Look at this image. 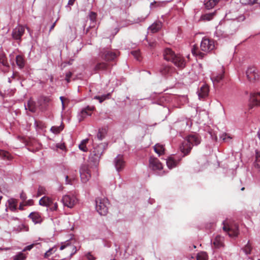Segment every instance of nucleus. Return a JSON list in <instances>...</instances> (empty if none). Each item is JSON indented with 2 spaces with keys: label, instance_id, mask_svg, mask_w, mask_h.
I'll return each instance as SVG.
<instances>
[{
  "label": "nucleus",
  "instance_id": "9b49d317",
  "mask_svg": "<svg viewBox=\"0 0 260 260\" xmlns=\"http://www.w3.org/2000/svg\"><path fill=\"white\" fill-rule=\"evenodd\" d=\"M61 201L64 206L71 208L77 202V199L74 195L67 194L63 196Z\"/></svg>",
  "mask_w": 260,
  "mask_h": 260
},
{
  "label": "nucleus",
  "instance_id": "a878e982",
  "mask_svg": "<svg viewBox=\"0 0 260 260\" xmlns=\"http://www.w3.org/2000/svg\"><path fill=\"white\" fill-rule=\"evenodd\" d=\"M216 11L215 10L213 12L205 13L204 14H202L201 16L200 20L202 21H210L213 19V18L216 15Z\"/></svg>",
  "mask_w": 260,
  "mask_h": 260
},
{
  "label": "nucleus",
  "instance_id": "1a4fd4ad",
  "mask_svg": "<svg viewBox=\"0 0 260 260\" xmlns=\"http://www.w3.org/2000/svg\"><path fill=\"white\" fill-rule=\"evenodd\" d=\"M214 42L213 40L204 38L201 43V49L206 52H209L214 48Z\"/></svg>",
  "mask_w": 260,
  "mask_h": 260
},
{
  "label": "nucleus",
  "instance_id": "ea45409f",
  "mask_svg": "<svg viewBox=\"0 0 260 260\" xmlns=\"http://www.w3.org/2000/svg\"><path fill=\"white\" fill-rule=\"evenodd\" d=\"M243 250L245 252L246 254H249L251 253V251L252 250V247L251 244L249 243V241L248 242L247 244L245 246L244 248H242Z\"/></svg>",
  "mask_w": 260,
  "mask_h": 260
},
{
  "label": "nucleus",
  "instance_id": "7c9ffc66",
  "mask_svg": "<svg viewBox=\"0 0 260 260\" xmlns=\"http://www.w3.org/2000/svg\"><path fill=\"white\" fill-rule=\"evenodd\" d=\"M161 26L162 24L160 22H156L148 27V30L152 33H155L161 28Z\"/></svg>",
  "mask_w": 260,
  "mask_h": 260
},
{
  "label": "nucleus",
  "instance_id": "a19ab883",
  "mask_svg": "<svg viewBox=\"0 0 260 260\" xmlns=\"http://www.w3.org/2000/svg\"><path fill=\"white\" fill-rule=\"evenodd\" d=\"M226 35L225 34L222 30L218 29H216V30L214 33V36L218 38L219 39L225 37Z\"/></svg>",
  "mask_w": 260,
  "mask_h": 260
},
{
  "label": "nucleus",
  "instance_id": "e433bc0d",
  "mask_svg": "<svg viewBox=\"0 0 260 260\" xmlns=\"http://www.w3.org/2000/svg\"><path fill=\"white\" fill-rule=\"evenodd\" d=\"M197 260H208V255L205 252H201L198 254Z\"/></svg>",
  "mask_w": 260,
  "mask_h": 260
},
{
  "label": "nucleus",
  "instance_id": "c756f323",
  "mask_svg": "<svg viewBox=\"0 0 260 260\" xmlns=\"http://www.w3.org/2000/svg\"><path fill=\"white\" fill-rule=\"evenodd\" d=\"M178 162V161L175 159L172 156H170L166 159L167 165L170 169L175 167L177 166Z\"/></svg>",
  "mask_w": 260,
  "mask_h": 260
},
{
  "label": "nucleus",
  "instance_id": "c9c22d12",
  "mask_svg": "<svg viewBox=\"0 0 260 260\" xmlns=\"http://www.w3.org/2000/svg\"><path fill=\"white\" fill-rule=\"evenodd\" d=\"M191 52L194 55L199 56L200 58H203L205 55V53L201 52L200 51L198 50V49L194 48L192 49Z\"/></svg>",
  "mask_w": 260,
  "mask_h": 260
},
{
  "label": "nucleus",
  "instance_id": "5701e85b",
  "mask_svg": "<svg viewBox=\"0 0 260 260\" xmlns=\"http://www.w3.org/2000/svg\"><path fill=\"white\" fill-rule=\"evenodd\" d=\"M224 72L223 70L221 72L216 74H213L211 77V79L214 84L220 83L224 78Z\"/></svg>",
  "mask_w": 260,
  "mask_h": 260
},
{
  "label": "nucleus",
  "instance_id": "0eeeda50",
  "mask_svg": "<svg viewBox=\"0 0 260 260\" xmlns=\"http://www.w3.org/2000/svg\"><path fill=\"white\" fill-rule=\"evenodd\" d=\"M149 168L154 172L156 175H162V165L159 160L154 157H151L149 159Z\"/></svg>",
  "mask_w": 260,
  "mask_h": 260
},
{
  "label": "nucleus",
  "instance_id": "4468645a",
  "mask_svg": "<svg viewBox=\"0 0 260 260\" xmlns=\"http://www.w3.org/2000/svg\"><path fill=\"white\" fill-rule=\"evenodd\" d=\"M110 69V65L108 63L104 62H99L93 67L92 70L95 73L103 72L105 73L109 71Z\"/></svg>",
  "mask_w": 260,
  "mask_h": 260
},
{
  "label": "nucleus",
  "instance_id": "20e7f679",
  "mask_svg": "<svg viewBox=\"0 0 260 260\" xmlns=\"http://www.w3.org/2000/svg\"><path fill=\"white\" fill-rule=\"evenodd\" d=\"M95 209L101 215H106L108 212L110 205L109 200L106 198H97L95 199Z\"/></svg>",
  "mask_w": 260,
  "mask_h": 260
},
{
  "label": "nucleus",
  "instance_id": "72a5a7b5",
  "mask_svg": "<svg viewBox=\"0 0 260 260\" xmlns=\"http://www.w3.org/2000/svg\"><path fill=\"white\" fill-rule=\"evenodd\" d=\"M88 139H85L83 140L79 145V148L83 152L87 151V148L86 146V143L88 142Z\"/></svg>",
  "mask_w": 260,
  "mask_h": 260
},
{
  "label": "nucleus",
  "instance_id": "58836bf2",
  "mask_svg": "<svg viewBox=\"0 0 260 260\" xmlns=\"http://www.w3.org/2000/svg\"><path fill=\"white\" fill-rule=\"evenodd\" d=\"M63 129V127L61 125L60 126H52L50 131L54 134H58Z\"/></svg>",
  "mask_w": 260,
  "mask_h": 260
},
{
  "label": "nucleus",
  "instance_id": "3c124183",
  "mask_svg": "<svg viewBox=\"0 0 260 260\" xmlns=\"http://www.w3.org/2000/svg\"><path fill=\"white\" fill-rule=\"evenodd\" d=\"M106 95L95 96L94 97V99L98 100L99 102L101 103L106 99Z\"/></svg>",
  "mask_w": 260,
  "mask_h": 260
},
{
  "label": "nucleus",
  "instance_id": "f257e3e1",
  "mask_svg": "<svg viewBox=\"0 0 260 260\" xmlns=\"http://www.w3.org/2000/svg\"><path fill=\"white\" fill-rule=\"evenodd\" d=\"M201 140V137L197 134H191L187 136L182 142L180 147V149L184 154V156L190 152L192 146H197L200 144Z\"/></svg>",
  "mask_w": 260,
  "mask_h": 260
},
{
  "label": "nucleus",
  "instance_id": "ddd939ff",
  "mask_svg": "<svg viewBox=\"0 0 260 260\" xmlns=\"http://www.w3.org/2000/svg\"><path fill=\"white\" fill-rule=\"evenodd\" d=\"M113 164L117 172H120L122 170L125 164V161L124 159L123 156L121 154H118L114 159Z\"/></svg>",
  "mask_w": 260,
  "mask_h": 260
},
{
  "label": "nucleus",
  "instance_id": "aec40b11",
  "mask_svg": "<svg viewBox=\"0 0 260 260\" xmlns=\"http://www.w3.org/2000/svg\"><path fill=\"white\" fill-rule=\"evenodd\" d=\"M9 65L7 61L5 55L0 54V69L4 72H6L9 69Z\"/></svg>",
  "mask_w": 260,
  "mask_h": 260
},
{
  "label": "nucleus",
  "instance_id": "473e14b6",
  "mask_svg": "<svg viewBox=\"0 0 260 260\" xmlns=\"http://www.w3.org/2000/svg\"><path fill=\"white\" fill-rule=\"evenodd\" d=\"M219 0H208L205 4V7L207 9H210L213 8L219 2Z\"/></svg>",
  "mask_w": 260,
  "mask_h": 260
},
{
  "label": "nucleus",
  "instance_id": "2eb2a0df",
  "mask_svg": "<svg viewBox=\"0 0 260 260\" xmlns=\"http://www.w3.org/2000/svg\"><path fill=\"white\" fill-rule=\"evenodd\" d=\"M94 109L92 106H87L83 108L78 114V118L79 121H82L87 116H90Z\"/></svg>",
  "mask_w": 260,
  "mask_h": 260
},
{
  "label": "nucleus",
  "instance_id": "2f4dec72",
  "mask_svg": "<svg viewBox=\"0 0 260 260\" xmlns=\"http://www.w3.org/2000/svg\"><path fill=\"white\" fill-rule=\"evenodd\" d=\"M154 150L160 156L164 153L165 148L162 145L157 144L154 146Z\"/></svg>",
  "mask_w": 260,
  "mask_h": 260
},
{
  "label": "nucleus",
  "instance_id": "f704fd0d",
  "mask_svg": "<svg viewBox=\"0 0 260 260\" xmlns=\"http://www.w3.org/2000/svg\"><path fill=\"white\" fill-rule=\"evenodd\" d=\"M57 250L56 246H54L52 248H50L48 250H47L44 254V257L48 258L53 253L55 252Z\"/></svg>",
  "mask_w": 260,
  "mask_h": 260
},
{
  "label": "nucleus",
  "instance_id": "338daca9",
  "mask_svg": "<svg viewBox=\"0 0 260 260\" xmlns=\"http://www.w3.org/2000/svg\"><path fill=\"white\" fill-rule=\"evenodd\" d=\"M75 0H69L68 5L69 6L73 5Z\"/></svg>",
  "mask_w": 260,
  "mask_h": 260
},
{
  "label": "nucleus",
  "instance_id": "4d7b16f0",
  "mask_svg": "<svg viewBox=\"0 0 260 260\" xmlns=\"http://www.w3.org/2000/svg\"><path fill=\"white\" fill-rule=\"evenodd\" d=\"M220 138L222 139L223 141H225L226 138H228L229 139H231V138L228 136L226 134H223L221 136Z\"/></svg>",
  "mask_w": 260,
  "mask_h": 260
},
{
  "label": "nucleus",
  "instance_id": "680f3d73",
  "mask_svg": "<svg viewBox=\"0 0 260 260\" xmlns=\"http://www.w3.org/2000/svg\"><path fill=\"white\" fill-rule=\"evenodd\" d=\"M65 178H66V184H71V180H69V177L68 176H65Z\"/></svg>",
  "mask_w": 260,
  "mask_h": 260
},
{
  "label": "nucleus",
  "instance_id": "79ce46f5",
  "mask_svg": "<svg viewBox=\"0 0 260 260\" xmlns=\"http://www.w3.org/2000/svg\"><path fill=\"white\" fill-rule=\"evenodd\" d=\"M164 102H170L169 95H164V96H162V97H161L160 99V101L158 103V104L160 105H161L164 107H165V105L164 104Z\"/></svg>",
  "mask_w": 260,
  "mask_h": 260
},
{
  "label": "nucleus",
  "instance_id": "37998d69",
  "mask_svg": "<svg viewBox=\"0 0 260 260\" xmlns=\"http://www.w3.org/2000/svg\"><path fill=\"white\" fill-rule=\"evenodd\" d=\"M106 133V130L104 129H99L98 133L97 134L96 137L98 140L101 141L105 137V134Z\"/></svg>",
  "mask_w": 260,
  "mask_h": 260
},
{
  "label": "nucleus",
  "instance_id": "f03ea898",
  "mask_svg": "<svg viewBox=\"0 0 260 260\" xmlns=\"http://www.w3.org/2000/svg\"><path fill=\"white\" fill-rule=\"evenodd\" d=\"M164 59L168 61H171L175 66L179 68H183L185 66L184 58L179 54H175L170 48H167L164 51Z\"/></svg>",
  "mask_w": 260,
  "mask_h": 260
},
{
  "label": "nucleus",
  "instance_id": "8fccbe9b",
  "mask_svg": "<svg viewBox=\"0 0 260 260\" xmlns=\"http://www.w3.org/2000/svg\"><path fill=\"white\" fill-rule=\"evenodd\" d=\"M57 203H54L52 201V204L50 206H49L50 210L51 211H56L57 209Z\"/></svg>",
  "mask_w": 260,
  "mask_h": 260
},
{
  "label": "nucleus",
  "instance_id": "e2e57ef3",
  "mask_svg": "<svg viewBox=\"0 0 260 260\" xmlns=\"http://www.w3.org/2000/svg\"><path fill=\"white\" fill-rule=\"evenodd\" d=\"M72 248H73V250H74V252H72L71 254H70V257H71L72 256V255L76 252L77 251V249H76V246H72Z\"/></svg>",
  "mask_w": 260,
  "mask_h": 260
},
{
  "label": "nucleus",
  "instance_id": "393cba45",
  "mask_svg": "<svg viewBox=\"0 0 260 260\" xmlns=\"http://www.w3.org/2000/svg\"><path fill=\"white\" fill-rule=\"evenodd\" d=\"M28 217L31 219L35 224L41 223L42 221V218L39 212H31L28 215Z\"/></svg>",
  "mask_w": 260,
  "mask_h": 260
},
{
  "label": "nucleus",
  "instance_id": "9d476101",
  "mask_svg": "<svg viewBox=\"0 0 260 260\" xmlns=\"http://www.w3.org/2000/svg\"><path fill=\"white\" fill-rule=\"evenodd\" d=\"M52 99L49 96L42 95L38 99V104L40 107V109L42 111H45L48 109L50 105Z\"/></svg>",
  "mask_w": 260,
  "mask_h": 260
},
{
  "label": "nucleus",
  "instance_id": "cd10ccee",
  "mask_svg": "<svg viewBox=\"0 0 260 260\" xmlns=\"http://www.w3.org/2000/svg\"><path fill=\"white\" fill-rule=\"evenodd\" d=\"M16 63L19 69H22L25 65V60L22 55H18L16 56Z\"/></svg>",
  "mask_w": 260,
  "mask_h": 260
},
{
  "label": "nucleus",
  "instance_id": "7ed1b4c3",
  "mask_svg": "<svg viewBox=\"0 0 260 260\" xmlns=\"http://www.w3.org/2000/svg\"><path fill=\"white\" fill-rule=\"evenodd\" d=\"M107 147V144L106 143H100L93 147L89 154V159L90 161L93 163L94 165L96 166L98 164L101 155Z\"/></svg>",
  "mask_w": 260,
  "mask_h": 260
},
{
  "label": "nucleus",
  "instance_id": "423d86ee",
  "mask_svg": "<svg viewBox=\"0 0 260 260\" xmlns=\"http://www.w3.org/2000/svg\"><path fill=\"white\" fill-rule=\"evenodd\" d=\"M192 125L191 119L187 118H183L175 122L173 126L176 128L177 131L179 133L189 131Z\"/></svg>",
  "mask_w": 260,
  "mask_h": 260
},
{
  "label": "nucleus",
  "instance_id": "412c9836",
  "mask_svg": "<svg viewBox=\"0 0 260 260\" xmlns=\"http://www.w3.org/2000/svg\"><path fill=\"white\" fill-rule=\"evenodd\" d=\"M173 71V68L168 65L162 66L159 70V72L161 75L165 77L171 75Z\"/></svg>",
  "mask_w": 260,
  "mask_h": 260
},
{
  "label": "nucleus",
  "instance_id": "4be33fe9",
  "mask_svg": "<svg viewBox=\"0 0 260 260\" xmlns=\"http://www.w3.org/2000/svg\"><path fill=\"white\" fill-rule=\"evenodd\" d=\"M225 17L228 20H236L238 22L243 21L245 19V17L243 15H239L237 12L234 13V15L232 16L231 13L226 14Z\"/></svg>",
  "mask_w": 260,
  "mask_h": 260
},
{
  "label": "nucleus",
  "instance_id": "bb28decb",
  "mask_svg": "<svg viewBox=\"0 0 260 260\" xmlns=\"http://www.w3.org/2000/svg\"><path fill=\"white\" fill-rule=\"evenodd\" d=\"M53 200L50 198L44 196L39 200V204L41 206L49 207L52 204Z\"/></svg>",
  "mask_w": 260,
  "mask_h": 260
},
{
  "label": "nucleus",
  "instance_id": "69168bd1",
  "mask_svg": "<svg viewBox=\"0 0 260 260\" xmlns=\"http://www.w3.org/2000/svg\"><path fill=\"white\" fill-rule=\"evenodd\" d=\"M30 108H31V105H30V102L29 101V102H28V103H27V106L25 105V109L26 110H27V109H28V110H29V109Z\"/></svg>",
  "mask_w": 260,
  "mask_h": 260
},
{
  "label": "nucleus",
  "instance_id": "6e6552de",
  "mask_svg": "<svg viewBox=\"0 0 260 260\" xmlns=\"http://www.w3.org/2000/svg\"><path fill=\"white\" fill-rule=\"evenodd\" d=\"M99 56L105 60L110 61L114 60L117 56V54L115 51L103 48L100 51Z\"/></svg>",
  "mask_w": 260,
  "mask_h": 260
},
{
  "label": "nucleus",
  "instance_id": "b1692460",
  "mask_svg": "<svg viewBox=\"0 0 260 260\" xmlns=\"http://www.w3.org/2000/svg\"><path fill=\"white\" fill-rule=\"evenodd\" d=\"M225 234L231 238H235L239 235V229H222Z\"/></svg>",
  "mask_w": 260,
  "mask_h": 260
},
{
  "label": "nucleus",
  "instance_id": "13d9d810",
  "mask_svg": "<svg viewBox=\"0 0 260 260\" xmlns=\"http://www.w3.org/2000/svg\"><path fill=\"white\" fill-rule=\"evenodd\" d=\"M20 198L22 201H25L27 197L26 194L23 191H22L20 195Z\"/></svg>",
  "mask_w": 260,
  "mask_h": 260
},
{
  "label": "nucleus",
  "instance_id": "c85d7f7f",
  "mask_svg": "<svg viewBox=\"0 0 260 260\" xmlns=\"http://www.w3.org/2000/svg\"><path fill=\"white\" fill-rule=\"evenodd\" d=\"M224 238L219 235H217L215 238L213 244L216 248H219L224 246Z\"/></svg>",
  "mask_w": 260,
  "mask_h": 260
},
{
  "label": "nucleus",
  "instance_id": "39448f33",
  "mask_svg": "<svg viewBox=\"0 0 260 260\" xmlns=\"http://www.w3.org/2000/svg\"><path fill=\"white\" fill-rule=\"evenodd\" d=\"M96 18L97 14L96 13L92 11L89 13L88 18L90 22L89 26L86 30V34L91 38L95 37L97 34V28L96 27Z\"/></svg>",
  "mask_w": 260,
  "mask_h": 260
},
{
  "label": "nucleus",
  "instance_id": "49530a36",
  "mask_svg": "<svg viewBox=\"0 0 260 260\" xmlns=\"http://www.w3.org/2000/svg\"><path fill=\"white\" fill-rule=\"evenodd\" d=\"M257 0H240L241 3L243 5H253L256 3Z\"/></svg>",
  "mask_w": 260,
  "mask_h": 260
},
{
  "label": "nucleus",
  "instance_id": "774afa93",
  "mask_svg": "<svg viewBox=\"0 0 260 260\" xmlns=\"http://www.w3.org/2000/svg\"><path fill=\"white\" fill-rule=\"evenodd\" d=\"M19 209L20 210H23L24 209V205L22 203H21L19 205Z\"/></svg>",
  "mask_w": 260,
  "mask_h": 260
},
{
  "label": "nucleus",
  "instance_id": "4c0bfd02",
  "mask_svg": "<svg viewBox=\"0 0 260 260\" xmlns=\"http://www.w3.org/2000/svg\"><path fill=\"white\" fill-rule=\"evenodd\" d=\"M25 255L22 252H20L13 256L14 260H25L26 259Z\"/></svg>",
  "mask_w": 260,
  "mask_h": 260
},
{
  "label": "nucleus",
  "instance_id": "0e129e2a",
  "mask_svg": "<svg viewBox=\"0 0 260 260\" xmlns=\"http://www.w3.org/2000/svg\"><path fill=\"white\" fill-rule=\"evenodd\" d=\"M57 20L54 22L52 25L51 26H50V29H49V32H50L52 29H53V28H54L55 25H56V22Z\"/></svg>",
  "mask_w": 260,
  "mask_h": 260
},
{
  "label": "nucleus",
  "instance_id": "6e6d98bb",
  "mask_svg": "<svg viewBox=\"0 0 260 260\" xmlns=\"http://www.w3.org/2000/svg\"><path fill=\"white\" fill-rule=\"evenodd\" d=\"M256 160L254 164L255 167H257V168H258L259 167H258V157L259 156V155L258 154V152L257 150L256 151Z\"/></svg>",
  "mask_w": 260,
  "mask_h": 260
},
{
  "label": "nucleus",
  "instance_id": "603ef678",
  "mask_svg": "<svg viewBox=\"0 0 260 260\" xmlns=\"http://www.w3.org/2000/svg\"><path fill=\"white\" fill-rule=\"evenodd\" d=\"M72 76V73L71 72H68L66 74V80L67 81L68 83L70 82V78Z\"/></svg>",
  "mask_w": 260,
  "mask_h": 260
},
{
  "label": "nucleus",
  "instance_id": "dca6fc26",
  "mask_svg": "<svg viewBox=\"0 0 260 260\" xmlns=\"http://www.w3.org/2000/svg\"><path fill=\"white\" fill-rule=\"evenodd\" d=\"M24 31L25 29L22 26H17L12 31V36L13 38L17 41H21V37L24 34Z\"/></svg>",
  "mask_w": 260,
  "mask_h": 260
},
{
  "label": "nucleus",
  "instance_id": "052dcab7",
  "mask_svg": "<svg viewBox=\"0 0 260 260\" xmlns=\"http://www.w3.org/2000/svg\"><path fill=\"white\" fill-rule=\"evenodd\" d=\"M33 204V200L31 199L28 200L25 204V205L31 206Z\"/></svg>",
  "mask_w": 260,
  "mask_h": 260
},
{
  "label": "nucleus",
  "instance_id": "6ab92c4d",
  "mask_svg": "<svg viewBox=\"0 0 260 260\" xmlns=\"http://www.w3.org/2000/svg\"><path fill=\"white\" fill-rule=\"evenodd\" d=\"M209 91V87L206 84L203 85L197 91L199 99L200 100H204L208 96Z\"/></svg>",
  "mask_w": 260,
  "mask_h": 260
},
{
  "label": "nucleus",
  "instance_id": "de8ad7c7",
  "mask_svg": "<svg viewBox=\"0 0 260 260\" xmlns=\"http://www.w3.org/2000/svg\"><path fill=\"white\" fill-rule=\"evenodd\" d=\"M46 193V189L44 187L39 186L38 189V196H41Z\"/></svg>",
  "mask_w": 260,
  "mask_h": 260
},
{
  "label": "nucleus",
  "instance_id": "09e8293b",
  "mask_svg": "<svg viewBox=\"0 0 260 260\" xmlns=\"http://www.w3.org/2000/svg\"><path fill=\"white\" fill-rule=\"evenodd\" d=\"M131 54L137 60H140V53L139 50L132 51H131Z\"/></svg>",
  "mask_w": 260,
  "mask_h": 260
},
{
  "label": "nucleus",
  "instance_id": "a211bd4d",
  "mask_svg": "<svg viewBox=\"0 0 260 260\" xmlns=\"http://www.w3.org/2000/svg\"><path fill=\"white\" fill-rule=\"evenodd\" d=\"M80 174L81 180L83 183H86L91 177L89 170L85 166L80 169Z\"/></svg>",
  "mask_w": 260,
  "mask_h": 260
},
{
  "label": "nucleus",
  "instance_id": "bf43d9fd",
  "mask_svg": "<svg viewBox=\"0 0 260 260\" xmlns=\"http://www.w3.org/2000/svg\"><path fill=\"white\" fill-rule=\"evenodd\" d=\"M67 246H71L70 243L69 242H68L66 244H62L61 245V246L60 247V250H63V249H64Z\"/></svg>",
  "mask_w": 260,
  "mask_h": 260
},
{
  "label": "nucleus",
  "instance_id": "864d4df0",
  "mask_svg": "<svg viewBox=\"0 0 260 260\" xmlns=\"http://www.w3.org/2000/svg\"><path fill=\"white\" fill-rule=\"evenodd\" d=\"M9 206L10 210L13 211L16 209V205L14 203H10Z\"/></svg>",
  "mask_w": 260,
  "mask_h": 260
},
{
  "label": "nucleus",
  "instance_id": "c03bdc74",
  "mask_svg": "<svg viewBox=\"0 0 260 260\" xmlns=\"http://www.w3.org/2000/svg\"><path fill=\"white\" fill-rule=\"evenodd\" d=\"M0 157L4 159H9L10 158V155L8 152L0 150Z\"/></svg>",
  "mask_w": 260,
  "mask_h": 260
},
{
  "label": "nucleus",
  "instance_id": "f8f14e48",
  "mask_svg": "<svg viewBox=\"0 0 260 260\" xmlns=\"http://www.w3.org/2000/svg\"><path fill=\"white\" fill-rule=\"evenodd\" d=\"M247 79L250 82H254L259 79V75L254 67H249L246 72Z\"/></svg>",
  "mask_w": 260,
  "mask_h": 260
},
{
  "label": "nucleus",
  "instance_id": "5fc2aeb1",
  "mask_svg": "<svg viewBox=\"0 0 260 260\" xmlns=\"http://www.w3.org/2000/svg\"><path fill=\"white\" fill-rule=\"evenodd\" d=\"M34 244H31V245H28L27 246H26L23 250L22 252L23 251H25L26 250H30L34 247Z\"/></svg>",
  "mask_w": 260,
  "mask_h": 260
},
{
  "label": "nucleus",
  "instance_id": "a18cd8bd",
  "mask_svg": "<svg viewBox=\"0 0 260 260\" xmlns=\"http://www.w3.org/2000/svg\"><path fill=\"white\" fill-rule=\"evenodd\" d=\"M162 4L163 3L162 2L154 1L150 4V7L151 9H153L154 8L161 7Z\"/></svg>",
  "mask_w": 260,
  "mask_h": 260
},
{
  "label": "nucleus",
  "instance_id": "f3484780",
  "mask_svg": "<svg viewBox=\"0 0 260 260\" xmlns=\"http://www.w3.org/2000/svg\"><path fill=\"white\" fill-rule=\"evenodd\" d=\"M259 92H253L250 94L249 100V109H252L254 107L257 106L259 104Z\"/></svg>",
  "mask_w": 260,
  "mask_h": 260
}]
</instances>
